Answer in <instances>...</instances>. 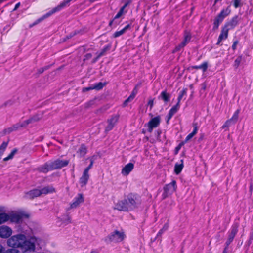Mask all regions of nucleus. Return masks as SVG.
Wrapping results in <instances>:
<instances>
[{
  "label": "nucleus",
  "mask_w": 253,
  "mask_h": 253,
  "mask_svg": "<svg viewBox=\"0 0 253 253\" xmlns=\"http://www.w3.org/2000/svg\"><path fill=\"white\" fill-rule=\"evenodd\" d=\"M38 239L27 233H20L12 236L7 240L9 247L20 248L23 253L34 252Z\"/></svg>",
  "instance_id": "nucleus-1"
},
{
  "label": "nucleus",
  "mask_w": 253,
  "mask_h": 253,
  "mask_svg": "<svg viewBox=\"0 0 253 253\" xmlns=\"http://www.w3.org/2000/svg\"><path fill=\"white\" fill-rule=\"evenodd\" d=\"M141 203L140 198L136 195L130 194L124 200L119 201L114 209L120 211H126L137 208Z\"/></svg>",
  "instance_id": "nucleus-2"
},
{
  "label": "nucleus",
  "mask_w": 253,
  "mask_h": 253,
  "mask_svg": "<svg viewBox=\"0 0 253 253\" xmlns=\"http://www.w3.org/2000/svg\"><path fill=\"white\" fill-rule=\"evenodd\" d=\"M69 160L57 159L53 161L46 163L39 168L40 171L47 173L48 171L61 169L68 165Z\"/></svg>",
  "instance_id": "nucleus-3"
},
{
  "label": "nucleus",
  "mask_w": 253,
  "mask_h": 253,
  "mask_svg": "<svg viewBox=\"0 0 253 253\" xmlns=\"http://www.w3.org/2000/svg\"><path fill=\"white\" fill-rule=\"evenodd\" d=\"M125 237V235L124 232L115 230L105 237L104 241L107 244H109L112 242L118 243L122 241Z\"/></svg>",
  "instance_id": "nucleus-4"
},
{
  "label": "nucleus",
  "mask_w": 253,
  "mask_h": 253,
  "mask_svg": "<svg viewBox=\"0 0 253 253\" xmlns=\"http://www.w3.org/2000/svg\"><path fill=\"white\" fill-rule=\"evenodd\" d=\"M237 24L236 17L232 18L231 22L227 23L221 30V33L218 37L217 44H219L222 40H225L228 37L229 29L233 28Z\"/></svg>",
  "instance_id": "nucleus-5"
},
{
  "label": "nucleus",
  "mask_w": 253,
  "mask_h": 253,
  "mask_svg": "<svg viewBox=\"0 0 253 253\" xmlns=\"http://www.w3.org/2000/svg\"><path fill=\"white\" fill-rule=\"evenodd\" d=\"M176 182L175 180H173L170 183L166 185L163 188V199H165L169 195L172 194L176 190Z\"/></svg>",
  "instance_id": "nucleus-6"
},
{
  "label": "nucleus",
  "mask_w": 253,
  "mask_h": 253,
  "mask_svg": "<svg viewBox=\"0 0 253 253\" xmlns=\"http://www.w3.org/2000/svg\"><path fill=\"white\" fill-rule=\"evenodd\" d=\"M161 122V117L159 116L152 118L148 123V131L151 132L154 128L157 127Z\"/></svg>",
  "instance_id": "nucleus-7"
},
{
  "label": "nucleus",
  "mask_w": 253,
  "mask_h": 253,
  "mask_svg": "<svg viewBox=\"0 0 253 253\" xmlns=\"http://www.w3.org/2000/svg\"><path fill=\"white\" fill-rule=\"evenodd\" d=\"M84 201V198L83 195L81 193L78 194L76 196L72 202L70 204V207L67 209V210H69L71 209H74L77 208L81 203H83Z\"/></svg>",
  "instance_id": "nucleus-8"
},
{
  "label": "nucleus",
  "mask_w": 253,
  "mask_h": 253,
  "mask_svg": "<svg viewBox=\"0 0 253 253\" xmlns=\"http://www.w3.org/2000/svg\"><path fill=\"white\" fill-rule=\"evenodd\" d=\"M12 230L8 226L3 225L0 226V237L8 238L12 234Z\"/></svg>",
  "instance_id": "nucleus-9"
},
{
  "label": "nucleus",
  "mask_w": 253,
  "mask_h": 253,
  "mask_svg": "<svg viewBox=\"0 0 253 253\" xmlns=\"http://www.w3.org/2000/svg\"><path fill=\"white\" fill-rule=\"evenodd\" d=\"M118 120V116L117 115L112 116L107 120V126L106 127L105 131H109L112 130Z\"/></svg>",
  "instance_id": "nucleus-10"
},
{
  "label": "nucleus",
  "mask_w": 253,
  "mask_h": 253,
  "mask_svg": "<svg viewBox=\"0 0 253 253\" xmlns=\"http://www.w3.org/2000/svg\"><path fill=\"white\" fill-rule=\"evenodd\" d=\"M191 34L189 32L185 31L184 35V40L181 42V43L178 45L176 47L175 50L176 51L179 50L181 48L184 47L191 40Z\"/></svg>",
  "instance_id": "nucleus-11"
},
{
  "label": "nucleus",
  "mask_w": 253,
  "mask_h": 253,
  "mask_svg": "<svg viewBox=\"0 0 253 253\" xmlns=\"http://www.w3.org/2000/svg\"><path fill=\"white\" fill-rule=\"evenodd\" d=\"M41 115H37L36 116H33V117L25 121L23 123L21 124H17L16 128L18 127H22L25 126L30 123H33L34 122H37L39 120H40L41 118ZM16 127V126H14V128Z\"/></svg>",
  "instance_id": "nucleus-12"
},
{
  "label": "nucleus",
  "mask_w": 253,
  "mask_h": 253,
  "mask_svg": "<svg viewBox=\"0 0 253 253\" xmlns=\"http://www.w3.org/2000/svg\"><path fill=\"white\" fill-rule=\"evenodd\" d=\"M238 226L237 224H234L232 226L231 232L229 235L228 239L226 243L227 246H228L233 241L234 237L238 232Z\"/></svg>",
  "instance_id": "nucleus-13"
},
{
  "label": "nucleus",
  "mask_w": 253,
  "mask_h": 253,
  "mask_svg": "<svg viewBox=\"0 0 253 253\" xmlns=\"http://www.w3.org/2000/svg\"><path fill=\"white\" fill-rule=\"evenodd\" d=\"M131 1L132 0H127L124 5L121 8L116 16H122L123 15L126 14L129 9V5L131 3Z\"/></svg>",
  "instance_id": "nucleus-14"
},
{
  "label": "nucleus",
  "mask_w": 253,
  "mask_h": 253,
  "mask_svg": "<svg viewBox=\"0 0 253 253\" xmlns=\"http://www.w3.org/2000/svg\"><path fill=\"white\" fill-rule=\"evenodd\" d=\"M134 165L131 163L126 164L122 169L121 173L124 176L127 175L133 169Z\"/></svg>",
  "instance_id": "nucleus-15"
},
{
  "label": "nucleus",
  "mask_w": 253,
  "mask_h": 253,
  "mask_svg": "<svg viewBox=\"0 0 253 253\" xmlns=\"http://www.w3.org/2000/svg\"><path fill=\"white\" fill-rule=\"evenodd\" d=\"M40 195H41V190L37 189L31 190L26 194V197L30 199H33Z\"/></svg>",
  "instance_id": "nucleus-16"
},
{
  "label": "nucleus",
  "mask_w": 253,
  "mask_h": 253,
  "mask_svg": "<svg viewBox=\"0 0 253 253\" xmlns=\"http://www.w3.org/2000/svg\"><path fill=\"white\" fill-rule=\"evenodd\" d=\"M89 175L88 172L84 171L82 176L80 178L79 183L82 187L84 186L87 183Z\"/></svg>",
  "instance_id": "nucleus-17"
},
{
  "label": "nucleus",
  "mask_w": 253,
  "mask_h": 253,
  "mask_svg": "<svg viewBox=\"0 0 253 253\" xmlns=\"http://www.w3.org/2000/svg\"><path fill=\"white\" fill-rule=\"evenodd\" d=\"M41 195L47 194L55 192V189L51 185L45 186L41 189Z\"/></svg>",
  "instance_id": "nucleus-18"
},
{
  "label": "nucleus",
  "mask_w": 253,
  "mask_h": 253,
  "mask_svg": "<svg viewBox=\"0 0 253 253\" xmlns=\"http://www.w3.org/2000/svg\"><path fill=\"white\" fill-rule=\"evenodd\" d=\"M130 29V25L129 24L126 25L124 28L122 29L115 32L113 34V37L114 38L118 37L121 35H122L123 34H124L126 31L128 29Z\"/></svg>",
  "instance_id": "nucleus-19"
},
{
  "label": "nucleus",
  "mask_w": 253,
  "mask_h": 253,
  "mask_svg": "<svg viewBox=\"0 0 253 253\" xmlns=\"http://www.w3.org/2000/svg\"><path fill=\"white\" fill-rule=\"evenodd\" d=\"M183 161L181 160L180 163H176L174 166V172L176 174H179L183 168Z\"/></svg>",
  "instance_id": "nucleus-20"
},
{
  "label": "nucleus",
  "mask_w": 253,
  "mask_h": 253,
  "mask_svg": "<svg viewBox=\"0 0 253 253\" xmlns=\"http://www.w3.org/2000/svg\"><path fill=\"white\" fill-rule=\"evenodd\" d=\"M10 219V216L5 213H0V224L6 222Z\"/></svg>",
  "instance_id": "nucleus-21"
},
{
  "label": "nucleus",
  "mask_w": 253,
  "mask_h": 253,
  "mask_svg": "<svg viewBox=\"0 0 253 253\" xmlns=\"http://www.w3.org/2000/svg\"><path fill=\"white\" fill-rule=\"evenodd\" d=\"M11 222H19L21 220V216L20 215L17 213H14L12 214L10 216V219Z\"/></svg>",
  "instance_id": "nucleus-22"
},
{
  "label": "nucleus",
  "mask_w": 253,
  "mask_h": 253,
  "mask_svg": "<svg viewBox=\"0 0 253 253\" xmlns=\"http://www.w3.org/2000/svg\"><path fill=\"white\" fill-rule=\"evenodd\" d=\"M73 0H65L63 1H62L61 3H60L57 6L58 7L59 10L60 11L62 9L64 8L65 7L68 6L70 4V2L72 1Z\"/></svg>",
  "instance_id": "nucleus-23"
},
{
  "label": "nucleus",
  "mask_w": 253,
  "mask_h": 253,
  "mask_svg": "<svg viewBox=\"0 0 253 253\" xmlns=\"http://www.w3.org/2000/svg\"><path fill=\"white\" fill-rule=\"evenodd\" d=\"M73 0H65L63 1H62L61 3H60L57 6L58 7L59 10L60 11L62 9L64 8L65 7L68 6L70 4V2L72 1Z\"/></svg>",
  "instance_id": "nucleus-24"
},
{
  "label": "nucleus",
  "mask_w": 253,
  "mask_h": 253,
  "mask_svg": "<svg viewBox=\"0 0 253 253\" xmlns=\"http://www.w3.org/2000/svg\"><path fill=\"white\" fill-rule=\"evenodd\" d=\"M86 152L87 149L86 147L84 145H82L79 149L77 153L79 154L80 157H83L86 154Z\"/></svg>",
  "instance_id": "nucleus-25"
},
{
  "label": "nucleus",
  "mask_w": 253,
  "mask_h": 253,
  "mask_svg": "<svg viewBox=\"0 0 253 253\" xmlns=\"http://www.w3.org/2000/svg\"><path fill=\"white\" fill-rule=\"evenodd\" d=\"M223 20V17H219L218 18L215 19L213 23V30H216L218 29L219 25L222 22Z\"/></svg>",
  "instance_id": "nucleus-26"
},
{
  "label": "nucleus",
  "mask_w": 253,
  "mask_h": 253,
  "mask_svg": "<svg viewBox=\"0 0 253 253\" xmlns=\"http://www.w3.org/2000/svg\"><path fill=\"white\" fill-rule=\"evenodd\" d=\"M191 68L192 69H202L203 72H205L208 68V64L207 62H204L199 66H193Z\"/></svg>",
  "instance_id": "nucleus-27"
},
{
  "label": "nucleus",
  "mask_w": 253,
  "mask_h": 253,
  "mask_svg": "<svg viewBox=\"0 0 253 253\" xmlns=\"http://www.w3.org/2000/svg\"><path fill=\"white\" fill-rule=\"evenodd\" d=\"M162 100H163L165 102H168L169 100L170 95L169 94L167 93L166 91H163L160 95V96Z\"/></svg>",
  "instance_id": "nucleus-28"
},
{
  "label": "nucleus",
  "mask_w": 253,
  "mask_h": 253,
  "mask_svg": "<svg viewBox=\"0 0 253 253\" xmlns=\"http://www.w3.org/2000/svg\"><path fill=\"white\" fill-rule=\"evenodd\" d=\"M17 152V149H14L12 150V151L11 152V153L8 155V156L3 159L4 161H7L9 160H11L13 159L14 157V156L15 154Z\"/></svg>",
  "instance_id": "nucleus-29"
},
{
  "label": "nucleus",
  "mask_w": 253,
  "mask_h": 253,
  "mask_svg": "<svg viewBox=\"0 0 253 253\" xmlns=\"http://www.w3.org/2000/svg\"><path fill=\"white\" fill-rule=\"evenodd\" d=\"M135 94L132 93L124 102L123 106L125 107L127 104L132 101V100L134 98Z\"/></svg>",
  "instance_id": "nucleus-30"
},
{
  "label": "nucleus",
  "mask_w": 253,
  "mask_h": 253,
  "mask_svg": "<svg viewBox=\"0 0 253 253\" xmlns=\"http://www.w3.org/2000/svg\"><path fill=\"white\" fill-rule=\"evenodd\" d=\"M179 108H180V104H179V102H177L176 105L173 106L170 109V110L169 111V113H170V114H171L172 115H173L174 114H175L177 112V111L179 110Z\"/></svg>",
  "instance_id": "nucleus-31"
},
{
  "label": "nucleus",
  "mask_w": 253,
  "mask_h": 253,
  "mask_svg": "<svg viewBox=\"0 0 253 253\" xmlns=\"http://www.w3.org/2000/svg\"><path fill=\"white\" fill-rule=\"evenodd\" d=\"M239 112H240V110L238 109L237 110L234 112L232 118L230 119H229L230 120H231V121L233 122V124H235L237 122L238 118Z\"/></svg>",
  "instance_id": "nucleus-32"
},
{
  "label": "nucleus",
  "mask_w": 253,
  "mask_h": 253,
  "mask_svg": "<svg viewBox=\"0 0 253 253\" xmlns=\"http://www.w3.org/2000/svg\"><path fill=\"white\" fill-rule=\"evenodd\" d=\"M60 11L57 6L53 8L51 10H49L48 12H47L45 16H50L52 14H55L56 12Z\"/></svg>",
  "instance_id": "nucleus-33"
},
{
  "label": "nucleus",
  "mask_w": 253,
  "mask_h": 253,
  "mask_svg": "<svg viewBox=\"0 0 253 253\" xmlns=\"http://www.w3.org/2000/svg\"><path fill=\"white\" fill-rule=\"evenodd\" d=\"M232 124H233V122L231 121V120L229 119L227 120L225 124L222 126V128L225 129V130H228V127Z\"/></svg>",
  "instance_id": "nucleus-34"
},
{
  "label": "nucleus",
  "mask_w": 253,
  "mask_h": 253,
  "mask_svg": "<svg viewBox=\"0 0 253 253\" xmlns=\"http://www.w3.org/2000/svg\"><path fill=\"white\" fill-rule=\"evenodd\" d=\"M233 6L235 8H238L242 6L243 4V0H233Z\"/></svg>",
  "instance_id": "nucleus-35"
},
{
  "label": "nucleus",
  "mask_w": 253,
  "mask_h": 253,
  "mask_svg": "<svg viewBox=\"0 0 253 253\" xmlns=\"http://www.w3.org/2000/svg\"><path fill=\"white\" fill-rule=\"evenodd\" d=\"M105 85V84H103L101 82H99L93 85L94 89L100 90L102 89L103 86Z\"/></svg>",
  "instance_id": "nucleus-36"
},
{
  "label": "nucleus",
  "mask_w": 253,
  "mask_h": 253,
  "mask_svg": "<svg viewBox=\"0 0 253 253\" xmlns=\"http://www.w3.org/2000/svg\"><path fill=\"white\" fill-rule=\"evenodd\" d=\"M230 13V9L229 7H227L226 9H223L221 11L218 16H227Z\"/></svg>",
  "instance_id": "nucleus-37"
},
{
  "label": "nucleus",
  "mask_w": 253,
  "mask_h": 253,
  "mask_svg": "<svg viewBox=\"0 0 253 253\" xmlns=\"http://www.w3.org/2000/svg\"><path fill=\"white\" fill-rule=\"evenodd\" d=\"M186 94V89H184L182 91H180L179 95L178 97V102L180 104V102L182 99L183 96Z\"/></svg>",
  "instance_id": "nucleus-38"
},
{
  "label": "nucleus",
  "mask_w": 253,
  "mask_h": 253,
  "mask_svg": "<svg viewBox=\"0 0 253 253\" xmlns=\"http://www.w3.org/2000/svg\"><path fill=\"white\" fill-rule=\"evenodd\" d=\"M241 60L242 59L241 57H237L234 61V66L237 68L239 66L241 62Z\"/></svg>",
  "instance_id": "nucleus-39"
},
{
  "label": "nucleus",
  "mask_w": 253,
  "mask_h": 253,
  "mask_svg": "<svg viewBox=\"0 0 253 253\" xmlns=\"http://www.w3.org/2000/svg\"><path fill=\"white\" fill-rule=\"evenodd\" d=\"M44 18L43 17H41L40 18H38L37 20H36L35 21V22L34 23H33V24H30L29 25V27H32L37 24H38L39 23L41 22V21H42V20H43Z\"/></svg>",
  "instance_id": "nucleus-40"
},
{
  "label": "nucleus",
  "mask_w": 253,
  "mask_h": 253,
  "mask_svg": "<svg viewBox=\"0 0 253 253\" xmlns=\"http://www.w3.org/2000/svg\"><path fill=\"white\" fill-rule=\"evenodd\" d=\"M6 253H21L20 252L16 249H10L6 251Z\"/></svg>",
  "instance_id": "nucleus-41"
},
{
  "label": "nucleus",
  "mask_w": 253,
  "mask_h": 253,
  "mask_svg": "<svg viewBox=\"0 0 253 253\" xmlns=\"http://www.w3.org/2000/svg\"><path fill=\"white\" fill-rule=\"evenodd\" d=\"M63 219L64 220L63 222L65 224H67L71 222V218L68 215H66L65 216V219L63 218Z\"/></svg>",
  "instance_id": "nucleus-42"
},
{
  "label": "nucleus",
  "mask_w": 253,
  "mask_h": 253,
  "mask_svg": "<svg viewBox=\"0 0 253 253\" xmlns=\"http://www.w3.org/2000/svg\"><path fill=\"white\" fill-rule=\"evenodd\" d=\"M193 125V126H194V129H193V131L191 133L194 136L197 133V131H198V126H197V125L196 123H194Z\"/></svg>",
  "instance_id": "nucleus-43"
},
{
  "label": "nucleus",
  "mask_w": 253,
  "mask_h": 253,
  "mask_svg": "<svg viewBox=\"0 0 253 253\" xmlns=\"http://www.w3.org/2000/svg\"><path fill=\"white\" fill-rule=\"evenodd\" d=\"M168 224H165L164 227H163V228L159 231L158 234H162L163 232L167 230L168 229Z\"/></svg>",
  "instance_id": "nucleus-44"
},
{
  "label": "nucleus",
  "mask_w": 253,
  "mask_h": 253,
  "mask_svg": "<svg viewBox=\"0 0 253 253\" xmlns=\"http://www.w3.org/2000/svg\"><path fill=\"white\" fill-rule=\"evenodd\" d=\"M93 160H91L90 165L84 169V171L88 173L89 169L92 168V167L93 166Z\"/></svg>",
  "instance_id": "nucleus-45"
},
{
  "label": "nucleus",
  "mask_w": 253,
  "mask_h": 253,
  "mask_svg": "<svg viewBox=\"0 0 253 253\" xmlns=\"http://www.w3.org/2000/svg\"><path fill=\"white\" fill-rule=\"evenodd\" d=\"M194 136V135L190 133L186 137L185 139V142H187L188 141H189Z\"/></svg>",
  "instance_id": "nucleus-46"
},
{
  "label": "nucleus",
  "mask_w": 253,
  "mask_h": 253,
  "mask_svg": "<svg viewBox=\"0 0 253 253\" xmlns=\"http://www.w3.org/2000/svg\"><path fill=\"white\" fill-rule=\"evenodd\" d=\"M107 50V48L105 47L102 49L101 52L98 54L97 56V58L100 57L101 56L104 55V53L106 52V51Z\"/></svg>",
  "instance_id": "nucleus-47"
},
{
  "label": "nucleus",
  "mask_w": 253,
  "mask_h": 253,
  "mask_svg": "<svg viewBox=\"0 0 253 253\" xmlns=\"http://www.w3.org/2000/svg\"><path fill=\"white\" fill-rule=\"evenodd\" d=\"M93 89H94V88H93V85H92L91 87H84V88H83V91L84 92H85V91H89V90H93Z\"/></svg>",
  "instance_id": "nucleus-48"
},
{
  "label": "nucleus",
  "mask_w": 253,
  "mask_h": 253,
  "mask_svg": "<svg viewBox=\"0 0 253 253\" xmlns=\"http://www.w3.org/2000/svg\"><path fill=\"white\" fill-rule=\"evenodd\" d=\"M173 116V115H172L171 114H170V113L169 112L168 113V115L167 117V123H168L169 121L170 120V119L172 118V117Z\"/></svg>",
  "instance_id": "nucleus-49"
},
{
  "label": "nucleus",
  "mask_w": 253,
  "mask_h": 253,
  "mask_svg": "<svg viewBox=\"0 0 253 253\" xmlns=\"http://www.w3.org/2000/svg\"><path fill=\"white\" fill-rule=\"evenodd\" d=\"M148 105H150L151 108H152L153 105V101L152 100H149L148 102Z\"/></svg>",
  "instance_id": "nucleus-50"
},
{
  "label": "nucleus",
  "mask_w": 253,
  "mask_h": 253,
  "mask_svg": "<svg viewBox=\"0 0 253 253\" xmlns=\"http://www.w3.org/2000/svg\"><path fill=\"white\" fill-rule=\"evenodd\" d=\"M4 248L0 244V253H4Z\"/></svg>",
  "instance_id": "nucleus-51"
},
{
  "label": "nucleus",
  "mask_w": 253,
  "mask_h": 253,
  "mask_svg": "<svg viewBox=\"0 0 253 253\" xmlns=\"http://www.w3.org/2000/svg\"><path fill=\"white\" fill-rule=\"evenodd\" d=\"M237 44V42H234L233 44L232 45V47L234 50L236 49Z\"/></svg>",
  "instance_id": "nucleus-52"
},
{
  "label": "nucleus",
  "mask_w": 253,
  "mask_h": 253,
  "mask_svg": "<svg viewBox=\"0 0 253 253\" xmlns=\"http://www.w3.org/2000/svg\"><path fill=\"white\" fill-rule=\"evenodd\" d=\"M92 55L91 54H87L86 55V59H88L91 57Z\"/></svg>",
  "instance_id": "nucleus-53"
},
{
  "label": "nucleus",
  "mask_w": 253,
  "mask_h": 253,
  "mask_svg": "<svg viewBox=\"0 0 253 253\" xmlns=\"http://www.w3.org/2000/svg\"><path fill=\"white\" fill-rule=\"evenodd\" d=\"M90 253H99V251L97 250H92Z\"/></svg>",
  "instance_id": "nucleus-54"
},
{
  "label": "nucleus",
  "mask_w": 253,
  "mask_h": 253,
  "mask_svg": "<svg viewBox=\"0 0 253 253\" xmlns=\"http://www.w3.org/2000/svg\"><path fill=\"white\" fill-rule=\"evenodd\" d=\"M118 17H115V18L114 19V20H113V21H110V23H109V25H110V26H112V25L113 24V23L114 20H115L117 18H118Z\"/></svg>",
  "instance_id": "nucleus-55"
},
{
  "label": "nucleus",
  "mask_w": 253,
  "mask_h": 253,
  "mask_svg": "<svg viewBox=\"0 0 253 253\" xmlns=\"http://www.w3.org/2000/svg\"><path fill=\"white\" fill-rule=\"evenodd\" d=\"M20 3H17V4H16V5H15V7L14 9L15 10V9H16L17 8H18L19 7V6H20Z\"/></svg>",
  "instance_id": "nucleus-56"
},
{
  "label": "nucleus",
  "mask_w": 253,
  "mask_h": 253,
  "mask_svg": "<svg viewBox=\"0 0 253 253\" xmlns=\"http://www.w3.org/2000/svg\"><path fill=\"white\" fill-rule=\"evenodd\" d=\"M250 238L251 239H253V231L251 233V234H250Z\"/></svg>",
  "instance_id": "nucleus-57"
},
{
  "label": "nucleus",
  "mask_w": 253,
  "mask_h": 253,
  "mask_svg": "<svg viewBox=\"0 0 253 253\" xmlns=\"http://www.w3.org/2000/svg\"><path fill=\"white\" fill-rule=\"evenodd\" d=\"M180 145H179L178 146H177L176 148V150L177 151H178V150L180 149Z\"/></svg>",
  "instance_id": "nucleus-58"
},
{
  "label": "nucleus",
  "mask_w": 253,
  "mask_h": 253,
  "mask_svg": "<svg viewBox=\"0 0 253 253\" xmlns=\"http://www.w3.org/2000/svg\"><path fill=\"white\" fill-rule=\"evenodd\" d=\"M43 71H44V69H43V68H42V69H41L39 70V72H40L41 73H42V72H43Z\"/></svg>",
  "instance_id": "nucleus-59"
},
{
  "label": "nucleus",
  "mask_w": 253,
  "mask_h": 253,
  "mask_svg": "<svg viewBox=\"0 0 253 253\" xmlns=\"http://www.w3.org/2000/svg\"><path fill=\"white\" fill-rule=\"evenodd\" d=\"M223 253H226V248L224 250Z\"/></svg>",
  "instance_id": "nucleus-60"
}]
</instances>
